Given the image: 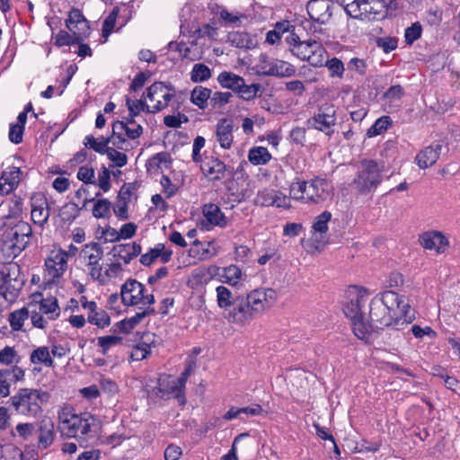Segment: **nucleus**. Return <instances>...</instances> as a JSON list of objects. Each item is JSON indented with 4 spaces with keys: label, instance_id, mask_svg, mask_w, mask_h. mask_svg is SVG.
Masks as SVG:
<instances>
[{
    "label": "nucleus",
    "instance_id": "nucleus-24",
    "mask_svg": "<svg viewBox=\"0 0 460 460\" xmlns=\"http://www.w3.org/2000/svg\"><path fill=\"white\" fill-rule=\"evenodd\" d=\"M332 6L329 0H312L307 4L306 8L312 21L324 24L332 16Z\"/></svg>",
    "mask_w": 460,
    "mask_h": 460
},
{
    "label": "nucleus",
    "instance_id": "nucleus-63",
    "mask_svg": "<svg viewBox=\"0 0 460 460\" xmlns=\"http://www.w3.org/2000/svg\"><path fill=\"white\" fill-rule=\"evenodd\" d=\"M107 156L117 167H123L127 164L128 156L124 153L119 152L113 147H110Z\"/></svg>",
    "mask_w": 460,
    "mask_h": 460
},
{
    "label": "nucleus",
    "instance_id": "nucleus-49",
    "mask_svg": "<svg viewBox=\"0 0 460 460\" xmlns=\"http://www.w3.org/2000/svg\"><path fill=\"white\" fill-rule=\"evenodd\" d=\"M261 85L260 84H246L243 80V85L239 90L236 91L239 97L245 101H251L256 98L258 92L261 90Z\"/></svg>",
    "mask_w": 460,
    "mask_h": 460
},
{
    "label": "nucleus",
    "instance_id": "nucleus-14",
    "mask_svg": "<svg viewBox=\"0 0 460 460\" xmlns=\"http://www.w3.org/2000/svg\"><path fill=\"white\" fill-rule=\"evenodd\" d=\"M68 254L62 249L53 250L45 260V277L49 282L60 279L67 269Z\"/></svg>",
    "mask_w": 460,
    "mask_h": 460
},
{
    "label": "nucleus",
    "instance_id": "nucleus-22",
    "mask_svg": "<svg viewBox=\"0 0 460 460\" xmlns=\"http://www.w3.org/2000/svg\"><path fill=\"white\" fill-rule=\"evenodd\" d=\"M128 239H120L115 242L116 244L113 245L111 251L114 258L122 260L125 264H128L133 258L141 252L140 244L136 242H125Z\"/></svg>",
    "mask_w": 460,
    "mask_h": 460
},
{
    "label": "nucleus",
    "instance_id": "nucleus-1",
    "mask_svg": "<svg viewBox=\"0 0 460 460\" xmlns=\"http://www.w3.org/2000/svg\"><path fill=\"white\" fill-rule=\"evenodd\" d=\"M217 303L224 310L225 317L231 323L243 324L270 309L277 301L273 288H255L245 295L234 296L225 287L216 288Z\"/></svg>",
    "mask_w": 460,
    "mask_h": 460
},
{
    "label": "nucleus",
    "instance_id": "nucleus-28",
    "mask_svg": "<svg viewBox=\"0 0 460 460\" xmlns=\"http://www.w3.org/2000/svg\"><path fill=\"white\" fill-rule=\"evenodd\" d=\"M442 150L439 143L430 145L420 150L415 157V161L420 169H426L436 164Z\"/></svg>",
    "mask_w": 460,
    "mask_h": 460
},
{
    "label": "nucleus",
    "instance_id": "nucleus-37",
    "mask_svg": "<svg viewBox=\"0 0 460 460\" xmlns=\"http://www.w3.org/2000/svg\"><path fill=\"white\" fill-rule=\"evenodd\" d=\"M111 142V137H102L99 140H97L93 136L88 135L85 137L84 145L94 150L96 153L101 155H104L108 153L110 146L109 144Z\"/></svg>",
    "mask_w": 460,
    "mask_h": 460
},
{
    "label": "nucleus",
    "instance_id": "nucleus-3",
    "mask_svg": "<svg viewBox=\"0 0 460 460\" xmlns=\"http://www.w3.org/2000/svg\"><path fill=\"white\" fill-rule=\"evenodd\" d=\"M58 429L61 435L75 438L81 446H93L102 433L101 420L88 412H77L70 403H62L57 409Z\"/></svg>",
    "mask_w": 460,
    "mask_h": 460
},
{
    "label": "nucleus",
    "instance_id": "nucleus-21",
    "mask_svg": "<svg viewBox=\"0 0 460 460\" xmlns=\"http://www.w3.org/2000/svg\"><path fill=\"white\" fill-rule=\"evenodd\" d=\"M219 268L215 265L194 269L187 279V286L191 289H199L208 284L218 273Z\"/></svg>",
    "mask_w": 460,
    "mask_h": 460
},
{
    "label": "nucleus",
    "instance_id": "nucleus-42",
    "mask_svg": "<svg viewBox=\"0 0 460 460\" xmlns=\"http://www.w3.org/2000/svg\"><path fill=\"white\" fill-rule=\"evenodd\" d=\"M32 364H44L47 367H53L54 361L50 356L49 349L41 346L34 349L30 356Z\"/></svg>",
    "mask_w": 460,
    "mask_h": 460
},
{
    "label": "nucleus",
    "instance_id": "nucleus-10",
    "mask_svg": "<svg viewBox=\"0 0 460 460\" xmlns=\"http://www.w3.org/2000/svg\"><path fill=\"white\" fill-rule=\"evenodd\" d=\"M25 283L17 262L10 261L0 266V306L13 303Z\"/></svg>",
    "mask_w": 460,
    "mask_h": 460
},
{
    "label": "nucleus",
    "instance_id": "nucleus-5",
    "mask_svg": "<svg viewBox=\"0 0 460 460\" xmlns=\"http://www.w3.org/2000/svg\"><path fill=\"white\" fill-rule=\"evenodd\" d=\"M49 397V394L41 389L24 387L10 396L7 403L14 414L26 419H37L41 416L43 406Z\"/></svg>",
    "mask_w": 460,
    "mask_h": 460
},
{
    "label": "nucleus",
    "instance_id": "nucleus-41",
    "mask_svg": "<svg viewBox=\"0 0 460 460\" xmlns=\"http://www.w3.org/2000/svg\"><path fill=\"white\" fill-rule=\"evenodd\" d=\"M39 308V313L47 314L48 319L54 320L59 316V307L56 299H42L39 305H35Z\"/></svg>",
    "mask_w": 460,
    "mask_h": 460
},
{
    "label": "nucleus",
    "instance_id": "nucleus-32",
    "mask_svg": "<svg viewBox=\"0 0 460 460\" xmlns=\"http://www.w3.org/2000/svg\"><path fill=\"white\" fill-rule=\"evenodd\" d=\"M203 215L211 226L225 227L226 219L220 208L215 204H207L203 208Z\"/></svg>",
    "mask_w": 460,
    "mask_h": 460
},
{
    "label": "nucleus",
    "instance_id": "nucleus-11",
    "mask_svg": "<svg viewBox=\"0 0 460 460\" xmlns=\"http://www.w3.org/2000/svg\"><path fill=\"white\" fill-rule=\"evenodd\" d=\"M122 303L127 305H142L151 306L155 304L153 294H146V287L136 279H128L120 288Z\"/></svg>",
    "mask_w": 460,
    "mask_h": 460
},
{
    "label": "nucleus",
    "instance_id": "nucleus-34",
    "mask_svg": "<svg viewBox=\"0 0 460 460\" xmlns=\"http://www.w3.org/2000/svg\"><path fill=\"white\" fill-rule=\"evenodd\" d=\"M384 4L381 0H365L363 2L362 20L378 19L382 15Z\"/></svg>",
    "mask_w": 460,
    "mask_h": 460
},
{
    "label": "nucleus",
    "instance_id": "nucleus-60",
    "mask_svg": "<svg viewBox=\"0 0 460 460\" xmlns=\"http://www.w3.org/2000/svg\"><path fill=\"white\" fill-rule=\"evenodd\" d=\"M168 49L179 52L182 59H195V58L190 56V49L186 45L185 42L171 41L168 44Z\"/></svg>",
    "mask_w": 460,
    "mask_h": 460
},
{
    "label": "nucleus",
    "instance_id": "nucleus-44",
    "mask_svg": "<svg viewBox=\"0 0 460 460\" xmlns=\"http://www.w3.org/2000/svg\"><path fill=\"white\" fill-rule=\"evenodd\" d=\"M116 130H124L126 136L132 140L138 138L143 133L141 125L128 127L127 123L119 120L113 123V133H116Z\"/></svg>",
    "mask_w": 460,
    "mask_h": 460
},
{
    "label": "nucleus",
    "instance_id": "nucleus-2",
    "mask_svg": "<svg viewBox=\"0 0 460 460\" xmlns=\"http://www.w3.org/2000/svg\"><path fill=\"white\" fill-rule=\"evenodd\" d=\"M415 318L405 296L394 291H385L373 297L369 304V324L375 329H402Z\"/></svg>",
    "mask_w": 460,
    "mask_h": 460
},
{
    "label": "nucleus",
    "instance_id": "nucleus-46",
    "mask_svg": "<svg viewBox=\"0 0 460 460\" xmlns=\"http://www.w3.org/2000/svg\"><path fill=\"white\" fill-rule=\"evenodd\" d=\"M211 77V70L205 64H195L190 72V79L194 83H201Z\"/></svg>",
    "mask_w": 460,
    "mask_h": 460
},
{
    "label": "nucleus",
    "instance_id": "nucleus-40",
    "mask_svg": "<svg viewBox=\"0 0 460 460\" xmlns=\"http://www.w3.org/2000/svg\"><path fill=\"white\" fill-rule=\"evenodd\" d=\"M223 273L220 274V280L223 283H226L231 286H236L241 278H242V270L236 265H230L228 267L223 268Z\"/></svg>",
    "mask_w": 460,
    "mask_h": 460
},
{
    "label": "nucleus",
    "instance_id": "nucleus-17",
    "mask_svg": "<svg viewBox=\"0 0 460 460\" xmlns=\"http://www.w3.org/2000/svg\"><path fill=\"white\" fill-rule=\"evenodd\" d=\"M174 95V89L163 82H155L147 89V98L150 102H155L152 112H157L166 108L169 102Z\"/></svg>",
    "mask_w": 460,
    "mask_h": 460
},
{
    "label": "nucleus",
    "instance_id": "nucleus-36",
    "mask_svg": "<svg viewBox=\"0 0 460 460\" xmlns=\"http://www.w3.org/2000/svg\"><path fill=\"white\" fill-rule=\"evenodd\" d=\"M211 90L203 86H196L190 93L191 102L201 110L208 107V102L211 98Z\"/></svg>",
    "mask_w": 460,
    "mask_h": 460
},
{
    "label": "nucleus",
    "instance_id": "nucleus-29",
    "mask_svg": "<svg viewBox=\"0 0 460 460\" xmlns=\"http://www.w3.org/2000/svg\"><path fill=\"white\" fill-rule=\"evenodd\" d=\"M31 215L33 223L40 227L48 221L49 217L48 202L42 196L33 199Z\"/></svg>",
    "mask_w": 460,
    "mask_h": 460
},
{
    "label": "nucleus",
    "instance_id": "nucleus-33",
    "mask_svg": "<svg viewBox=\"0 0 460 460\" xmlns=\"http://www.w3.org/2000/svg\"><path fill=\"white\" fill-rule=\"evenodd\" d=\"M243 80L242 76L227 71L221 72L217 76V81L223 88L230 89L235 93L243 85Z\"/></svg>",
    "mask_w": 460,
    "mask_h": 460
},
{
    "label": "nucleus",
    "instance_id": "nucleus-54",
    "mask_svg": "<svg viewBox=\"0 0 460 460\" xmlns=\"http://www.w3.org/2000/svg\"><path fill=\"white\" fill-rule=\"evenodd\" d=\"M126 104L128 109L130 117L137 116L141 111L152 112V110H150L149 106L142 100L132 101L129 98H127Z\"/></svg>",
    "mask_w": 460,
    "mask_h": 460
},
{
    "label": "nucleus",
    "instance_id": "nucleus-48",
    "mask_svg": "<svg viewBox=\"0 0 460 460\" xmlns=\"http://www.w3.org/2000/svg\"><path fill=\"white\" fill-rule=\"evenodd\" d=\"M392 124V120L388 116H383L376 120V122L367 129V135L369 137L377 136L385 132Z\"/></svg>",
    "mask_w": 460,
    "mask_h": 460
},
{
    "label": "nucleus",
    "instance_id": "nucleus-8",
    "mask_svg": "<svg viewBox=\"0 0 460 460\" xmlns=\"http://www.w3.org/2000/svg\"><path fill=\"white\" fill-rule=\"evenodd\" d=\"M332 186L323 178L315 177L309 183L305 181H296L290 184V196L307 204L321 203L331 196Z\"/></svg>",
    "mask_w": 460,
    "mask_h": 460
},
{
    "label": "nucleus",
    "instance_id": "nucleus-45",
    "mask_svg": "<svg viewBox=\"0 0 460 460\" xmlns=\"http://www.w3.org/2000/svg\"><path fill=\"white\" fill-rule=\"evenodd\" d=\"M0 460H23V454L14 445H0Z\"/></svg>",
    "mask_w": 460,
    "mask_h": 460
},
{
    "label": "nucleus",
    "instance_id": "nucleus-9",
    "mask_svg": "<svg viewBox=\"0 0 460 460\" xmlns=\"http://www.w3.org/2000/svg\"><path fill=\"white\" fill-rule=\"evenodd\" d=\"M383 166L374 160L364 159L359 162L352 186L359 195L372 194L383 181Z\"/></svg>",
    "mask_w": 460,
    "mask_h": 460
},
{
    "label": "nucleus",
    "instance_id": "nucleus-20",
    "mask_svg": "<svg viewBox=\"0 0 460 460\" xmlns=\"http://www.w3.org/2000/svg\"><path fill=\"white\" fill-rule=\"evenodd\" d=\"M24 377L25 371L18 366L0 369V397H8L11 394L12 384L23 381Z\"/></svg>",
    "mask_w": 460,
    "mask_h": 460
},
{
    "label": "nucleus",
    "instance_id": "nucleus-15",
    "mask_svg": "<svg viewBox=\"0 0 460 460\" xmlns=\"http://www.w3.org/2000/svg\"><path fill=\"white\" fill-rule=\"evenodd\" d=\"M32 232H4L0 249L7 257L18 256L29 243Z\"/></svg>",
    "mask_w": 460,
    "mask_h": 460
},
{
    "label": "nucleus",
    "instance_id": "nucleus-6",
    "mask_svg": "<svg viewBox=\"0 0 460 460\" xmlns=\"http://www.w3.org/2000/svg\"><path fill=\"white\" fill-rule=\"evenodd\" d=\"M96 236L97 243L86 244L82 251L84 259L86 261L87 270L93 279L103 281V269L100 261L103 255L102 244L108 242H117L120 239L132 238L135 232H99Z\"/></svg>",
    "mask_w": 460,
    "mask_h": 460
},
{
    "label": "nucleus",
    "instance_id": "nucleus-59",
    "mask_svg": "<svg viewBox=\"0 0 460 460\" xmlns=\"http://www.w3.org/2000/svg\"><path fill=\"white\" fill-rule=\"evenodd\" d=\"M119 10L118 8H114L109 15L105 18L103 24H102V36L108 37L111 31H113V28L116 23V20L118 17Z\"/></svg>",
    "mask_w": 460,
    "mask_h": 460
},
{
    "label": "nucleus",
    "instance_id": "nucleus-25",
    "mask_svg": "<svg viewBox=\"0 0 460 460\" xmlns=\"http://www.w3.org/2000/svg\"><path fill=\"white\" fill-rule=\"evenodd\" d=\"M419 240L425 249L434 250L438 253L444 252L449 245L448 238L442 232H423Z\"/></svg>",
    "mask_w": 460,
    "mask_h": 460
},
{
    "label": "nucleus",
    "instance_id": "nucleus-23",
    "mask_svg": "<svg viewBox=\"0 0 460 460\" xmlns=\"http://www.w3.org/2000/svg\"><path fill=\"white\" fill-rule=\"evenodd\" d=\"M329 242L327 232H304L301 244L307 253L314 254L324 249Z\"/></svg>",
    "mask_w": 460,
    "mask_h": 460
},
{
    "label": "nucleus",
    "instance_id": "nucleus-51",
    "mask_svg": "<svg viewBox=\"0 0 460 460\" xmlns=\"http://www.w3.org/2000/svg\"><path fill=\"white\" fill-rule=\"evenodd\" d=\"M365 0H343L346 13L355 19L362 20L363 2Z\"/></svg>",
    "mask_w": 460,
    "mask_h": 460
},
{
    "label": "nucleus",
    "instance_id": "nucleus-12",
    "mask_svg": "<svg viewBox=\"0 0 460 460\" xmlns=\"http://www.w3.org/2000/svg\"><path fill=\"white\" fill-rule=\"evenodd\" d=\"M336 124V109L332 104L324 103L320 106L318 112L307 120V125L323 132L327 136L333 133Z\"/></svg>",
    "mask_w": 460,
    "mask_h": 460
},
{
    "label": "nucleus",
    "instance_id": "nucleus-52",
    "mask_svg": "<svg viewBox=\"0 0 460 460\" xmlns=\"http://www.w3.org/2000/svg\"><path fill=\"white\" fill-rule=\"evenodd\" d=\"M15 433L24 441H28L36 433V423L22 422L15 427Z\"/></svg>",
    "mask_w": 460,
    "mask_h": 460
},
{
    "label": "nucleus",
    "instance_id": "nucleus-55",
    "mask_svg": "<svg viewBox=\"0 0 460 460\" xmlns=\"http://www.w3.org/2000/svg\"><path fill=\"white\" fill-rule=\"evenodd\" d=\"M86 20L78 9H72L69 13L68 19L66 21V28L70 31H74L78 24L85 25Z\"/></svg>",
    "mask_w": 460,
    "mask_h": 460
},
{
    "label": "nucleus",
    "instance_id": "nucleus-18",
    "mask_svg": "<svg viewBox=\"0 0 460 460\" xmlns=\"http://www.w3.org/2000/svg\"><path fill=\"white\" fill-rule=\"evenodd\" d=\"M202 173L209 181H220L232 175V171L217 157L209 156L200 165Z\"/></svg>",
    "mask_w": 460,
    "mask_h": 460
},
{
    "label": "nucleus",
    "instance_id": "nucleus-27",
    "mask_svg": "<svg viewBox=\"0 0 460 460\" xmlns=\"http://www.w3.org/2000/svg\"><path fill=\"white\" fill-rule=\"evenodd\" d=\"M234 124L231 119L226 118L218 120L216 127V137L220 146L224 149H229L234 141Z\"/></svg>",
    "mask_w": 460,
    "mask_h": 460
},
{
    "label": "nucleus",
    "instance_id": "nucleus-58",
    "mask_svg": "<svg viewBox=\"0 0 460 460\" xmlns=\"http://www.w3.org/2000/svg\"><path fill=\"white\" fill-rule=\"evenodd\" d=\"M185 387H180L176 383V378L168 381V394L177 398L181 404H184L185 395H184Z\"/></svg>",
    "mask_w": 460,
    "mask_h": 460
},
{
    "label": "nucleus",
    "instance_id": "nucleus-31",
    "mask_svg": "<svg viewBox=\"0 0 460 460\" xmlns=\"http://www.w3.org/2000/svg\"><path fill=\"white\" fill-rule=\"evenodd\" d=\"M87 322L100 329H104L111 324L109 314L98 306L97 303L86 312Z\"/></svg>",
    "mask_w": 460,
    "mask_h": 460
},
{
    "label": "nucleus",
    "instance_id": "nucleus-62",
    "mask_svg": "<svg viewBox=\"0 0 460 460\" xmlns=\"http://www.w3.org/2000/svg\"><path fill=\"white\" fill-rule=\"evenodd\" d=\"M111 202L108 199H99L93 206V215L95 217H104L110 213Z\"/></svg>",
    "mask_w": 460,
    "mask_h": 460
},
{
    "label": "nucleus",
    "instance_id": "nucleus-57",
    "mask_svg": "<svg viewBox=\"0 0 460 460\" xmlns=\"http://www.w3.org/2000/svg\"><path fill=\"white\" fill-rule=\"evenodd\" d=\"M403 95L404 89L402 85L396 84L388 88L387 91L383 94V98L389 102H399Z\"/></svg>",
    "mask_w": 460,
    "mask_h": 460
},
{
    "label": "nucleus",
    "instance_id": "nucleus-13",
    "mask_svg": "<svg viewBox=\"0 0 460 460\" xmlns=\"http://www.w3.org/2000/svg\"><path fill=\"white\" fill-rule=\"evenodd\" d=\"M258 68L259 74L265 76L290 77L296 73L295 66L290 63L279 59L270 60L265 54L260 56Z\"/></svg>",
    "mask_w": 460,
    "mask_h": 460
},
{
    "label": "nucleus",
    "instance_id": "nucleus-30",
    "mask_svg": "<svg viewBox=\"0 0 460 460\" xmlns=\"http://www.w3.org/2000/svg\"><path fill=\"white\" fill-rule=\"evenodd\" d=\"M22 172L18 167H13L9 172H4L0 177V193L9 194L20 182Z\"/></svg>",
    "mask_w": 460,
    "mask_h": 460
},
{
    "label": "nucleus",
    "instance_id": "nucleus-53",
    "mask_svg": "<svg viewBox=\"0 0 460 460\" xmlns=\"http://www.w3.org/2000/svg\"><path fill=\"white\" fill-rule=\"evenodd\" d=\"M19 356L13 347L5 346L0 350V364L10 366L19 362Z\"/></svg>",
    "mask_w": 460,
    "mask_h": 460
},
{
    "label": "nucleus",
    "instance_id": "nucleus-39",
    "mask_svg": "<svg viewBox=\"0 0 460 460\" xmlns=\"http://www.w3.org/2000/svg\"><path fill=\"white\" fill-rule=\"evenodd\" d=\"M248 159L254 165L266 164L271 159V155L266 147L256 146L250 149Z\"/></svg>",
    "mask_w": 460,
    "mask_h": 460
},
{
    "label": "nucleus",
    "instance_id": "nucleus-50",
    "mask_svg": "<svg viewBox=\"0 0 460 460\" xmlns=\"http://www.w3.org/2000/svg\"><path fill=\"white\" fill-rule=\"evenodd\" d=\"M326 58L327 56L325 57L323 66L328 68L330 76L342 78L345 70L342 61L337 58H332V59L327 60Z\"/></svg>",
    "mask_w": 460,
    "mask_h": 460
},
{
    "label": "nucleus",
    "instance_id": "nucleus-47",
    "mask_svg": "<svg viewBox=\"0 0 460 460\" xmlns=\"http://www.w3.org/2000/svg\"><path fill=\"white\" fill-rule=\"evenodd\" d=\"M97 341V344L102 349V354L106 355L111 348L122 344L123 340L119 336L107 335L99 337Z\"/></svg>",
    "mask_w": 460,
    "mask_h": 460
},
{
    "label": "nucleus",
    "instance_id": "nucleus-4",
    "mask_svg": "<svg viewBox=\"0 0 460 460\" xmlns=\"http://www.w3.org/2000/svg\"><path fill=\"white\" fill-rule=\"evenodd\" d=\"M369 293L366 288L352 286L346 291L342 310L351 322L354 334L360 340L367 341L372 333V325L366 319L362 311L368 300Z\"/></svg>",
    "mask_w": 460,
    "mask_h": 460
},
{
    "label": "nucleus",
    "instance_id": "nucleus-56",
    "mask_svg": "<svg viewBox=\"0 0 460 460\" xmlns=\"http://www.w3.org/2000/svg\"><path fill=\"white\" fill-rule=\"evenodd\" d=\"M150 354V345L146 342H139L133 347L130 358L133 361H140Z\"/></svg>",
    "mask_w": 460,
    "mask_h": 460
},
{
    "label": "nucleus",
    "instance_id": "nucleus-61",
    "mask_svg": "<svg viewBox=\"0 0 460 460\" xmlns=\"http://www.w3.org/2000/svg\"><path fill=\"white\" fill-rule=\"evenodd\" d=\"M332 219V213L323 211L314 218L312 226L313 230H328V223Z\"/></svg>",
    "mask_w": 460,
    "mask_h": 460
},
{
    "label": "nucleus",
    "instance_id": "nucleus-7",
    "mask_svg": "<svg viewBox=\"0 0 460 460\" xmlns=\"http://www.w3.org/2000/svg\"><path fill=\"white\" fill-rule=\"evenodd\" d=\"M291 53L303 61H307L315 67L323 66L325 62L327 51L314 36V39L301 40L299 36L290 32L285 38Z\"/></svg>",
    "mask_w": 460,
    "mask_h": 460
},
{
    "label": "nucleus",
    "instance_id": "nucleus-43",
    "mask_svg": "<svg viewBox=\"0 0 460 460\" xmlns=\"http://www.w3.org/2000/svg\"><path fill=\"white\" fill-rule=\"evenodd\" d=\"M71 32L72 34H69L66 31H59L55 37V44L58 47L70 46L75 43H80L83 40L80 34H77L75 31Z\"/></svg>",
    "mask_w": 460,
    "mask_h": 460
},
{
    "label": "nucleus",
    "instance_id": "nucleus-26",
    "mask_svg": "<svg viewBox=\"0 0 460 460\" xmlns=\"http://www.w3.org/2000/svg\"><path fill=\"white\" fill-rule=\"evenodd\" d=\"M172 254V250L167 249L163 243H157L141 255L140 262L145 266H149L157 261L166 263L171 260Z\"/></svg>",
    "mask_w": 460,
    "mask_h": 460
},
{
    "label": "nucleus",
    "instance_id": "nucleus-35",
    "mask_svg": "<svg viewBox=\"0 0 460 460\" xmlns=\"http://www.w3.org/2000/svg\"><path fill=\"white\" fill-rule=\"evenodd\" d=\"M36 307L35 305H29L27 307H22L19 310L12 312L9 315V323L13 331L22 330L23 323L30 317V308Z\"/></svg>",
    "mask_w": 460,
    "mask_h": 460
},
{
    "label": "nucleus",
    "instance_id": "nucleus-19",
    "mask_svg": "<svg viewBox=\"0 0 460 460\" xmlns=\"http://www.w3.org/2000/svg\"><path fill=\"white\" fill-rule=\"evenodd\" d=\"M37 447L39 449L49 448L57 437L55 423L50 418H43L36 422Z\"/></svg>",
    "mask_w": 460,
    "mask_h": 460
},
{
    "label": "nucleus",
    "instance_id": "nucleus-16",
    "mask_svg": "<svg viewBox=\"0 0 460 460\" xmlns=\"http://www.w3.org/2000/svg\"><path fill=\"white\" fill-rule=\"evenodd\" d=\"M196 234L197 232L187 233L190 245L189 255L199 261L208 260L216 256L218 253L219 247L215 241H200L196 237Z\"/></svg>",
    "mask_w": 460,
    "mask_h": 460
},
{
    "label": "nucleus",
    "instance_id": "nucleus-38",
    "mask_svg": "<svg viewBox=\"0 0 460 460\" xmlns=\"http://www.w3.org/2000/svg\"><path fill=\"white\" fill-rule=\"evenodd\" d=\"M227 41L234 47L240 49H251L253 46V40L244 31H232L227 35Z\"/></svg>",
    "mask_w": 460,
    "mask_h": 460
},
{
    "label": "nucleus",
    "instance_id": "nucleus-64",
    "mask_svg": "<svg viewBox=\"0 0 460 460\" xmlns=\"http://www.w3.org/2000/svg\"><path fill=\"white\" fill-rule=\"evenodd\" d=\"M421 35V26L419 22L413 23L405 30V41L407 44H412Z\"/></svg>",
    "mask_w": 460,
    "mask_h": 460
}]
</instances>
